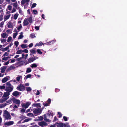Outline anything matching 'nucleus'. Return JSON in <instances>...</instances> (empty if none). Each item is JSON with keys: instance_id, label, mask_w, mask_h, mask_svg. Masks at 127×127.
Returning a JSON list of instances; mask_svg holds the SVG:
<instances>
[{"instance_id": "f257e3e1", "label": "nucleus", "mask_w": 127, "mask_h": 127, "mask_svg": "<svg viewBox=\"0 0 127 127\" xmlns=\"http://www.w3.org/2000/svg\"><path fill=\"white\" fill-rule=\"evenodd\" d=\"M10 93L9 92H6L4 93L2 99L0 100V102L3 103L7 99L9 98Z\"/></svg>"}, {"instance_id": "f03ea898", "label": "nucleus", "mask_w": 127, "mask_h": 127, "mask_svg": "<svg viewBox=\"0 0 127 127\" xmlns=\"http://www.w3.org/2000/svg\"><path fill=\"white\" fill-rule=\"evenodd\" d=\"M12 5L13 7V8L11 11V13H13L15 12L16 11V9L19 8V7L18 5V3L17 2H16L12 3Z\"/></svg>"}, {"instance_id": "7ed1b4c3", "label": "nucleus", "mask_w": 127, "mask_h": 127, "mask_svg": "<svg viewBox=\"0 0 127 127\" xmlns=\"http://www.w3.org/2000/svg\"><path fill=\"white\" fill-rule=\"evenodd\" d=\"M13 86L10 83V82H7L6 83V90L7 91L11 92L13 90Z\"/></svg>"}, {"instance_id": "20e7f679", "label": "nucleus", "mask_w": 127, "mask_h": 127, "mask_svg": "<svg viewBox=\"0 0 127 127\" xmlns=\"http://www.w3.org/2000/svg\"><path fill=\"white\" fill-rule=\"evenodd\" d=\"M3 116L5 118L7 119H11V116L9 113L6 110L4 111Z\"/></svg>"}, {"instance_id": "39448f33", "label": "nucleus", "mask_w": 127, "mask_h": 127, "mask_svg": "<svg viewBox=\"0 0 127 127\" xmlns=\"http://www.w3.org/2000/svg\"><path fill=\"white\" fill-rule=\"evenodd\" d=\"M38 58V57L35 56L31 57L28 59V61L26 62V64H28L34 61L35 60L37 59Z\"/></svg>"}, {"instance_id": "423d86ee", "label": "nucleus", "mask_w": 127, "mask_h": 127, "mask_svg": "<svg viewBox=\"0 0 127 127\" xmlns=\"http://www.w3.org/2000/svg\"><path fill=\"white\" fill-rule=\"evenodd\" d=\"M42 111L41 109L40 108L34 109L33 112L35 114L38 115L41 113Z\"/></svg>"}, {"instance_id": "0eeeda50", "label": "nucleus", "mask_w": 127, "mask_h": 127, "mask_svg": "<svg viewBox=\"0 0 127 127\" xmlns=\"http://www.w3.org/2000/svg\"><path fill=\"white\" fill-rule=\"evenodd\" d=\"M17 89L19 91H24L25 90V88L24 85L20 84L18 85L17 88Z\"/></svg>"}, {"instance_id": "6e6552de", "label": "nucleus", "mask_w": 127, "mask_h": 127, "mask_svg": "<svg viewBox=\"0 0 127 127\" xmlns=\"http://www.w3.org/2000/svg\"><path fill=\"white\" fill-rule=\"evenodd\" d=\"M8 36V34L5 32L2 33L1 34V37L2 38L6 39Z\"/></svg>"}, {"instance_id": "1a4fd4ad", "label": "nucleus", "mask_w": 127, "mask_h": 127, "mask_svg": "<svg viewBox=\"0 0 127 127\" xmlns=\"http://www.w3.org/2000/svg\"><path fill=\"white\" fill-rule=\"evenodd\" d=\"M38 124L40 126L42 127L46 126L47 125V124L44 121L38 122Z\"/></svg>"}, {"instance_id": "9d476101", "label": "nucleus", "mask_w": 127, "mask_h": 127, "mask_svg": "<svg viewBox=\"0 0 127 127\" xmlns=\"http://www.w3.org/2000/svg\"><path fill=\"white\" fill-rule=\"evenodd\" d=\"M31 104V103L30 102H27L25 104H22V107L25 108H27Z\"/></svg>"}, {"instance_id": "9b49d317", "label": "nucleus", "mask_w": 127, "mask_h": 127, "mask_svg": "<svg viewBox=\"0 0 127 127\" xmlns=\"http://www.w3.org/2000/svg\"><path fill=\"white\" fill-rule=\"evenodd\" d=\"M12 101L13 103L17 104L18 106H19V104L20 103V100L16 99H13Z\"/></svg>"}, {"instance_id": "f8f14e48", "label": "nucleus", "mask_w": 127, "mask_h": 127, "mask_svg": "<svg viewBox=\"0 0 127 127\" xmlns=\"http://www.w3.org/2000/svg\"><path fill=\"white\" fill-rule=\"evenodd\" d=\"M24 26H27L29 24V22L28 21V19L27 18H25L24 21L23 23Z\"/></svg>"}, {"instance_id": "ddd939ff", "label": "nucleus", "mask_w": 127, "mask_h": 127, "mask_svg": "<svg viewBox=\"0 0 127 127\" xmlns=\"http://www.w3.org/2000/svg\"><path fill=\"white\" fill-rule=\"evenodd\" d=\"M55 125L58 127H63L64 126V124L62 123H55Z\"/></svg>"}, {"instance_id": "4468645a", "label": "nucleus", "mask_w": 127, "mask_h": 127, "mask_svg": "<svg viewBox=\"0 0 127 127\" xmlns=\"http://www.w3.org/2000/svg\"><path fill=\"white\" fill-rule=\"evenodd\" d=\"M14 122L13 121H10L4 123V125H5L10 126L12 125Z\"/></svg>"}, {"instance_id": "2eb2a0df", "label": "nucleus", "mask_w": 127, "mask_h": 127, "mask_svg": "<svg viewBox=\"0 0 127 127\" xmlns=\"http://www.w3.org/2000/svg\"><path fill=\"white\" fill-rule=\"evenodd\" d=\"M6 69V67L5 66H3L1 67L0 68V72L2 73H4L5 72Z\"/></svg>"}, {"instance_id": "dca6fc26", "label": "nucleus", "mask_w": 127, "mask_h": 127, "mask_svg": "<svg viewBox=\"0 0 127 127\" xmlns=\"http://www.w3.org/2000/svg\"><path fill=\"white\" fill-rule=\"evenodd\" d=\"M30 55L31 56L33 54H35L36 53V51L34 49H32L30 50Z\"/></svg>"}, {"instance_id": "f3484780", "label": "nucleus", "mask_w": 127, "mask_h": 127, "mask_svg": "<svg viewBox=\"0 0 127 127\" xmlns=\"http://www.w3.org/2000/svg\"><path fill=\"white\" fill-rule=\"evenodd\" d=\"M11 16V14H6L4 16V21H5L8 19Z\"/></svg>"}, {"instance_id": "a211bd4d", "label": "nucleus", "mask_w": 127, "mask_h": 127, "mask_svg": "<svg viewBox=\"0 0 127 127\" xmlns=\"http://www.w3.org/2000/svg\"><path fill=\"white\" fill-rule=\"evenodd\" d=\"M9 77H6L4 78L2 80V83H5L7 81L9 80Z\"/></svg>"}, {"instance_id": "6ab92c4d", "label": "nucleus", "mask_w": 127, "mask_h": 127, "mask_svg": "<svg viewBox=\"0 0 127 127\" xmlns=\"http://www.w3.org/2000/svg\"><path fill=\"white\" fill-rule=\"evenodd\" d=\"M7 27L9 28H12L13 27L12 23L10 21H9L7 24Z\"/></svg>"}, {"instance_id": "aec40b11", "label": "nucleus", "mask_w": 127, "mask_h": 127, "mask_svg": "<svg viewBox=\"0 0 127 127\" xmlns=\"http://www.w3.org/2000/svg\"><path fill=\"white\" fill-rule=\"evenodd\" d=\"M30 0H22L21 2V4L22 5L24 4L25 3H28L30 1Z\"/></svg>"}, {"instance_id": "412c9836", "label": "nucleus", "mask_w": 127, "mask_h": 127, "mask_svg": "<svg viewBox=\"0 0 127 127\" xmlns=\"http://www.w3.org/2000/svg\"><path fill=\"white\" fill-rule=\"evenodd\" d=\"M28 19V21L29 22L31 23L33 22V19H32V16H30V17H29L28 18H27Z\"/></svg>"}, {"instance_id": "4be33fe9", "label": "nucleus", "mask_w": 127, "mask_h": 127, "mask_svg": "<svg viewBox=\"0 0 127 127\" xmlns=\"http://www.w3.org/2000/svg\"><path fill=\"white\" fill-rule=\"evenodd\" d=\"M19 94V93L17 91H15L13 93V95L15 96H18Z\"/></svg>"}, {"instance_id": "5701e85b", "label": "nucleus", "mask_w": 127, "mask_h": 127, "mask_svg": "<svg viewBox=\"0 0 127 127\" xmlns=\"http://www.w3.org/2000/svg\"><path fill=\"white\" fill-rule=\"evenodd\" d=\"M44 44H43V43L42 42H39V43H37L36 44V45L35 46V47L37 46H41L42 45H44Z\"/></svg>"}, {"instance_id": "b1692460", "label": "nucleus", "mask_w": 127, "mask_h": 127, "mask_svg": "<svg viewBox=\"0 0 127 127\" xmlns=\"http://www.w3.org/2000/svg\"><path fill=\"white\" fill-rule=\"evenodd\" d=\"M28 55V54H26L25 55L23 54H22V58H23L24 59H27Z\"/></svg>"}, {"instance_id": "393cba45", "label": "nucleus", "mask_w": 127, "mask_h": 127, "mask_svg": "<svg viewBox=\"0 0 127 127\" xmlns=\"http://www.w3.org/2000/svg\"><path fill=\"white\" fill-rule=\"evenodd\" d=\"M23 32H21L20 33V35H19L18 39H22L24 37V36L22 34Z\"/></svg>"}, {"instance_id": "a878e982", "label": "nucleus", "mask_w": 127, "mask_h": 127, "mask_svg": "<svg viewBox=\"0 0 127 127\" xmlns=\"http://www.w3.org/2000/svg\"><path fill=\"white\" fill-rule=\"evenodd\" d=\"M15 68V67L13 65H12L8 68V70L9 71H10L14 69Z\"/></svg>"}, {"instance_id": "bb28decb", "label": "nucleus", "mask_w": 127, "mask_h": 127, "mask_svg": "<svg viewBox=\"0 0 127 127\" xmlns=\"http://www.w3.org/2000/svg\"><path fill=\"white\" fill-rule=\"evenodd\" d=\"M8 58H9L8 57H3L2 59V62H4L6 60H7L8 59Z\"/></svg>"}, {"instance_id": "cd10ccee", "label": "nucleus", "mask_w": 127, "mask_h": 127, "mask_svg": "<svg viewBox=\"0 0 127 127\" xmlns=\"http://www.w3.org/2000/svg\"><path fill=\"white\" fill-rule=\"evenodd\" d=\"M55 42V41L54 40H52L51 41L49 42H47L46 43H45L44 44H46L47 45H49L51 44H52L53 43H54Z\"/></svg>"}, {"instance_id": "c85d7f7f", "label": "nucleus", "mask_w": 127, "mask_h": 127, "mask_svg": "<svg viewBox=\"0 0 127 127\" xmlns=\"http://www.w3.org/2000/svg\"><path fill=\"white\" fill-rule=\"evenodd\" d=\"M44 120L46 122H50V121L49 119H47L46 118V115L45 114L44 115Z\"/></svg>"}, {"instance_id": "c756f323", "label": "nucleus", "mask_w": 127, "mask_h": 127, "mask_svg": "<svg viewBox=\"0 0 127 127\" xmlns=\"http://www.w3.org/2000/svg\"><path fill=\"white\" fill-rule=\"evenodd\" d=\"M12 6L10 5H9L8 6V7H7V10L8 9V10H9V11H11L12 10Z\"/></svg>"}, {"instance_id": "7c9ffc66", "label": "nucleus", "mask_w": 127, "mask_h": 127, "mask_svg": "<svg viewBox=\"0 0 127 127\" xmlns=\"http://www.w3.org/2000/svg\"><path fill=\"white\" fill-rule=\"evenodd\" d=\"M0 40L1 41V43H4L6 42L7 41L6 39H4V38H1Z\"/></svg>"}, {"instance_id": "2f4dec72", "label": "nucleus", "mask_w": 127, "mask_h": 127, "mask_svg": "<svg viewBox=\"0 0 127 127\" xmlns=\"http://www.w3.org/2000/svg\"><path fill=\"white\" fill-rule=\"evenodd\" d=\"M37 65L35 63H33L31 64V67L32 68H36L37 67Z\"/></svg>"}, {"instance_id": "473e14b6", "label": "nucleus", "mask_w": 127, "mask_h": 127, "mask_svg": "<svg viewBox=\"0 0 127 127\" xmlns=\"http://www.w3.org/2000/svg\"><path fill=\"white\" fill-rule=\"evenodd\" d=\"M19 15V14L18 13H16L15 14L14 16V19H15V20H16L17 18V17H18Z\"/></svg>"}, {"instance_id": "72a5a7b5", "label": "nucleus", "mask_w": 127, "mask_h": 127, "mask_svg": "<svg viewBox=\"0 0 127 127\" xmlns=\"http://www.w3.org/2000/svg\"><path fill=\"white\" fill-rule=\"evenodd\" d=\"M32 71L31 68H27L26 69V72L27 73L30 72Z\"/></svg>"}, {"instance_id": "f704fd0d", "label": "nucleus", "mask_w": 127, "mask_h": 127, "mask_svg": "<svg viewBox=\"0 0 127 127\" xmlns=\"http://www.w3.org/2000/svg\"><path fill=\"white\" fill-rule=\"evenodd\" d=\"M9 48V46H8L6 47L2 48V51H5L7 50Z\"/></svg>"}, {"instance_id": "c9c22d12", "label": "nucleus", "mask_w": 127, "mask_h": 127, "mask_svg": "<svg viewBox=\"0 0 127 127\" xmlns=\"http://www.w3.org/2000/svg\"><path fill=\"white\" fill-rule=\"evenodd\" d=\"M22 78V76H18L16 77V79L18 81H19L20 79Z\"/></svg>"}, {"instance_id": "e433bc0d", "label": "nucleus", "mask_w": 127, "mask_h": 127, "mask_svg": "<svg viewBox=\"0 0 127 127\" xmlns=\"http://www.w3.org/2000/svg\"><path fill=\"white\" fill-rule=\"evenodd\" d=\"M23 52L22 50H19L17 51L16 52V54H20Z\"/></svg>"}, {"instance_id": "4c0bfd02", "label": "nucleus", "mask_w": 127, "mask_h": 127, "mask_svg": "<svg viewBox=\"0 0 127 127\" xmlns=\"http://www.w3.org/2000/svg\"><path fill=\"white\" fill-rule=\"evenodd\" d=\"M18 34V32H16L14 33L13 34V37L14 39L16 38V36H17Z\"/></svg>"}, {"instance_id": "58836bf2", "label": "nucleus", "mask_w": 127, "mask_h": 127, "mask_svg": "<svg viewBox=\"0 0 127 127\" xmlns=\"http://www.w3.org/2000/svg\"><path fill=\"white\" fill-rule=\"evenodd\" d=\"M30 37L32 38H34L36 37L35 34L34 33L31 34L30 35Z\"/></svg>"}, {"instance_id": "ea45409f", "label": "nucleus", "mask_w": 127, "mask_h": 127, "mask_svg": "<svg viewBox=\"0 0 127 127\" xmlns=\"http://www.w3.org/2000/svg\"><path fill=\"white\" fill-rule=\"evenodd\" d=\"M33 105H34L35 106L37 107V106L41 107L40 104V103H37L33 104Z\"/></svg>"}, {"instance_id": "a19ab883", "label": "nucleus", "mask_w": 127, "mask_h": 127, "mask_svg": "<svg viewBox=\"0 0 127 127\" xmlns=\"http://www.w3.org/2000/svg\"><path fill=\"white\" fill-rule=\"evenodd\" d=\"M37 53L40 54H42V52L41 50L39 49H38L37 50Z\"/></svg>"}, {"instance_id": "79ce46f5", "label": "nucleus", "mask_w": 127, "mask_h": 127, "mask_svg": "<svg viewBox=\"0 0 127 127\" xmlns=\"http://www.w3.org/2000/svg\"><path fill=\"white\" fill-rule=\"evenodd\" d=\"M26 90L27 92H29L31 91L32 89L30 87H27L26 88Z\"/></svg>"}, {"instance_id": "37998d69", "label": "nucleus", "mask_w": 127, "mask_h": 127, "mask_svg": "<svg viewBox=\"0 0 127 127\" xmlns=\"http://www.w3.org/2000/svg\"><path fill=\"white\" fill-rule=\"evenodd\" d=\"M37 5L35 3H34L32 5L31 7V8H33L35 7Z\"/></svg>"}, {"instance_id": "c03bdc74", "label": "nucleus", "mask_w": 127, "mask_h": 127, "mask_svg": "<svg viewBox=\"0 0 127 127\" xmlns=\"http://www.w3.org/2000/svg\"><path fill=\"white\" fill-rule=\"evenodd\" d=\"M27 47L26 45L22 44L21 45V47L22 48H26Z\"/></svg>"}, {"instance_id": "a18cd8bd", "label": "nucleus", "mask_w": 127, "mask_h": 127, "mask_svg": "<svg viewBox=\"0 0 127 127\" xmlns=\"http://www.w3.org/2000/svg\"><path fill=\"white\" fill-rule=\"evenodd\" d=\"M12 37L11 36L9 37L7 39V41L8 42H9L12 40Z\"/></svg>"}, {"instance_id": "49530a36", "label": "nucleus", "mask_w": 127, "mask_h": 127, "mask_svg": "<svg viewBox=\"0 0 127 127\" xmlns=\"http://www.w3.org/2000/svg\"><path fill=\"white\" fill-rule=\"evenodd\" d=\"M3 19V15L1 14L0 15V21H1Z\"/></svg>"}, {"instance_id": "de8ad7c7", "label": "nucleus", "mask_w": 127, "mask_h": 127, "mask_svg": "<svg viewBox=\"0 0 127 127\" xmlns=\"http://www.w3.org/2000/svg\"><path fill=\"white\" fill-rule=\"evenodd\" d=\"M4 22L2 21L1 22L0 24V27H1L2 28L3 27V26L4 24Z\"/></svg>"}, {"instance_id": "09e8293b", "label": "nucleus", "mask_w": 127, "mask_h": 127, "mask_svg": "<svg viewBox=\"0 0 127 127\" xmlns=\"http://www.w3.org/2000/svg\"><path fill=\"white\" fill-rule=\"evenodd\" d=\"M31 118H28L24 120V122H28V121H30L31 120Z\"/></svg>"}, {"instance_id": "8fccbe9b", "label": "nucleus", "mask_w": 127, "mask_h": 127, "mask_svg": "<svg viewBox=\"0 0 127 127\" xmlns=\"http://www.w3.org/2000/svg\"><path fill=\"white\" fill-rule=\"evenodd\" d=\"M6 32L9 33H12V31L10 29H8L6 31Z\"/></svg>"}, {"instance_id": "3c124183", "label": "nucleus", "mask_w": 127, "mask_h": 127, "mask_svg": "<svg viewBox=\"0 0 127 127\" xmlns=\"http://www.w3.org/2000/svg\"><path fill=\"white\" fill-rule=\"evenodd\" d=\"M19 42L18 41H16L15 42L14 44L15 45L16 47H17L19 45Z\"/></svg>"}, {"instance_id": "603ef678", "label": "nucleus", "mask_w": 127, "mask_h": 127, "mask_svg": "<svg viewBox=\"0 0 127 127\" xmlns=\"http://www.w3.org/2000/svg\"><path fill=\"white\" fill-rule=\"evenodd\" d=\"M5 86L4 85L0 86V89H4L5 88Z\"/></svg>"}, {"instance_id": "864d4df0", "label": "nucleus", "mask_w": 127, "mask_h": 127, "mask_svg": "<svg viewBox=\"0 0 127 127\" xmlns=\"http://www.w3.org/2000/svg\"><path fill=\"white\" fill-rule=\"evenodd\" d=\"M33 12L34 14H37L38 13V11L36 10H33Z\"/></svg>"}, {"instance_id": "5fc2aeb1", "label": "nucleus", "mask_w": 127, "mask_h": 127, "mask_svg": "<svg viewBox=\"0 0 127 127\" xmlns=\"http://www.w3.org/2000/svg\"><path fill=\"white\" fill-rule=\"evenodd\" d=\"M27 115L29 116L32 117L33 116V114L31 113H29L27 114Z\"/></svg>"}, {"instance_id": "6e6d98bb", "label": "nucleus", "mask_w": 127, "mask_h": 127, "mask_svg": "<svg viewBox=\"0 0 127 127\" xmlns=\"http://www.w3.org/2000/svg\"><path fill=\"white\" fill-rule=\"evenodd\" d=\"M22 26L21 25V24H20V25L17 28V30L19 31L20 29L22 28Z\"/></svg>"}, {"instance_id": "4d7b16f0", "label": "nucleus", "mask_w": 127, "mask_h": 127, "mask_svg": "<svg viewBox=\"0 0 127 127\" xmlns=\"http://www.w3.org/2000/svg\"><path fill=\"white\" fill-rule=\"evenodd\" d=\"M58 113L59 115V116H58L60 118L62 117V114L60 112H58Z\"/></svg>"}, {"instance_id": "13d9d810", "label": "nucleus", "mask_w": 127, "mask_h": 127, "mask_svg": "<svg viewBox=\"0 0 127 127\" xmlns=\"http://www.w3.org/2000/svg\"><path fill=\"white\" fill-rule=\"evenodd\" d=\"M43 105L44 106H47L50 105V104L48 103H43Z\"/></svg>"}, {"instance_id": "bf43d9fd", "label": "nucleus", "mask_w": 127, "mask_h": 127, "mask_svg": "<svg viewBox=\"0 0 127 127\" xmlns=\"http://www.w3.org/2000/svg\"><path fill=\"white\" fill-rule=\"evenodd\" d=\"M43 117L42 116H40L38 118V120L40 121H41L43 119Z\"/></svg>"}, {"instance_id": "052dcab7", "label": "nucleus", "mask_w": 127, "mask_h": 127, "mask_svg": "<svg viewBox=\"0 0 127 127\" xmlns=\"http://www.w3.org/2000/svg\"><path fill=\"white\" fill-rule=\"evenodd\" d=\"M31 75L30 74L26 76V78H30L31 77Z\"/></svg>"}, {"instance_id": "680f3d73", "label": "nucleus", "mask_w": 127, "mask_h": 127, "mask_svg": "<svg viewBox=\"0 0 127 127\" xmlns=\"http://www.w3.org/2000/svg\"><path fill=\"white\" fill-rule=\"evenodd\" d=\"M8 53L7 52H5L2 56V57H5L6 56H7L8 55Z\"/></svg>"}, {"instance_id": "e2e57ef3", "label": "nucleus", "mask_w": 127, "mask_h": 127, "mask_svg": "<svg viewBox=\"0 0 127 127\" xmlns=\"http://www.w3.org/2000/svg\"><path fill=\"white\" fill-rule=\"evenodd\" d=\"M63 119L64 120V121H66L68 120L67 117L66 116H64L63 117Z\"/></svg>"}, {"instance_id": "0e129e2a", "label": "nucleus", "mask_w": 127, "mask_h": 127, "mask_svg": "<svg viewBox=\"0 0 127 127\" xmlns=\"http://www.w3.org/2000/svg\"><path fill=\"white\" fill-rule=\"evenodd\" d=\"M15 59H13V58L11 60L10 63H14V62H15Z\"/></svg>"}, {"instance_id": "69168bd1", "label": "nucleus", "mask_w": 127, "mask_h": 127, "mask_svg": "<svg viewBox=\"0 0 127 127\" xmlns=\"http://www.w3.org/2000/svg\"><path fill=\"white\" fill-rule=\"evenodd\" d=\"M64 126L66 127H68L69 126L68 124L66 123V124H64Z\"/></svg>"}, {"instance_id": "338daca9", "label": "nucleus", "mask_w": 127, "mask_h": 127, "mask_svg": "<svg viewBox=\"0 0 127 127\" xmlns=\"http://www.w3.org/2000/svg\"><path fill=\"white\" fill-rule=\"evenodd\" d=\"M33 46V44L32 43H31L29 45V47H31Z\"/></svg>"}, {"instance_id": "774afa93", "label": "nucleus", "mask_w": 127, "mask_h": 127, "mask_svg": "<svg viewBox=\"0 0 127 127\" xmlns=\"http://www.w3.org/2000/svg\"><path fill=\"white\" fill-rule=\"evenodd\" d=\"M9 63V61H8L6 62H5L4 63V65H8Z\"/></svg>"}]
</instances>
